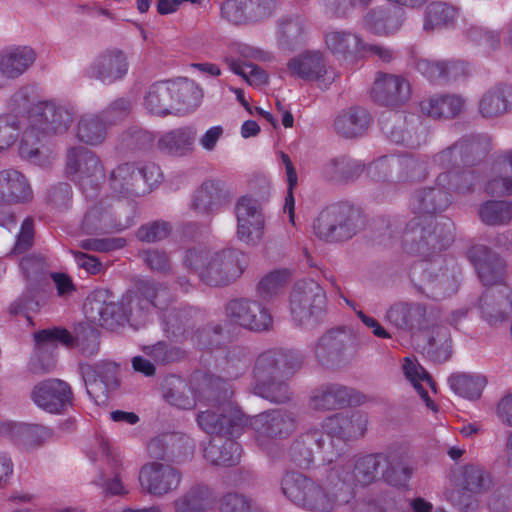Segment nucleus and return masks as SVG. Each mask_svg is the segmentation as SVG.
<instances>
[{"label":"nucleus","mask_w":512,"mask_h":512,"mask_svg":"<svg viewBox=\"0 0 512 512\" xmlns=\"http://www.w3.org/2000/svg\"><path fill=\"white\" fill-rule=\"evenodd\" d=\"M488 142L482 136L456 141L433 157V166L443 170L435 186L417 190L410 200L415 217L406 225L402 248L407 254L422 258L410 268L414 287L433 300L455 293L459 277L446 271L433 275L430 257L446 249L454 241V224L446 217L437 216L451 204V194H465L479 182L474 166L485 156Z\"/></svg>","instance_id":"nucleus-1"},{"label":"nucleus","mask_w":512,"mask_h":512,"mask_svg":"<svg viewBox=\"0 0 512 512\" xmlns=\"http://www.w3.org/2000/svg\"><path fill=\"white\" fill-rule=\"evenodd\" d=\"M327 420L325 434L310 431L293 446L296 452L301 445L314 444L322 452L323 460L333 464L326 476V488L298 472H288L281 480L283 494L310 512H334L352 499V460L345 456L350 447V434L340 424V418Z\"/></svg>","instance_id":"nucleus-2"},{"label":"nucleus","mask_w":512,"mask_h":512,"mask_svg":"<svg viewBox=\"0 0 512 512\" xmlns=\"http://www.w3.org/2000/svg\"><path fill=\"white\" fill-rule=\"evenodd\" d=\"M173 295L163 283L155 280H140L136 285V291H127L121 298V306L126 317L133 314L134 310L141 312L151 308L158 310L161 315V325L165 336L179 342L189 341L195 347L214 351L218 349L225 338L221 324L207 325L194 330L195 321L201 316V312L195 307H170Z\"/></svg>","instance_id":"nucleus-3"},{"label":"nucleus","mask_w":512,"mask_h":512,"mask_svg":"<svg viewBox=\"0 0 512 512\" xmlns=\"http://www.w3.org/2000/svg\"><path fill=\"white\" fill-rule=\"evenodd\" d=\"M13 112L24 110L18 116H0V152L16 141L19 131L24 128L19 144L21 158L41 164L40 144L45 136L65 133L73 120L72 111L54 101L30 103L24 91H19L11 99Z\"/></svg>","instance_id":"nucleus-4"},{"label":"nucleus","mask_w":512,"mask_h":512,"mask_svg":"<svg viewBox=\"0 0 512 512\" xmlns=\"http://www.w3.org/2000/svg\"><path fill=\"white\" fill-rule=\"evenodd\" d=\"M192 396L186 394L190 389L186 381L179 376H170L163 383V397L172 406L188 410L200 403L216 407L217 411L200 410L197 416H246L241 408L232 401V391L227 380L206 372L197 371L192 375Z\"/></svg>","instance_id":"nucleus-5"},{"label":"nucleus","mask_w":512,"mask_h":512,"mask_svg":"<svg viewBox=\"0 0 512 512\" xmlns=\"http://www.w3.org/2000/svg\"><path fill=\"white\" fill-rule=\"evenodd\" d=\"M303 355L294 349L270 348L255 359L252 389L270 402L286 403L292 398L287 380L301 368Z\"/></svg>","instance_id":"nucleus-6"},{"label":"nucleus","mask_w":512,"mask_h":512,"mask_svg":"<svg viewBox=\"0 0 512 512\" xmlns=\"http://www.w3.org/2000/svg\"><path fill=\"white\" fill-rule=\"evenodd\" d=\"M184 266L211 287L226 286L239 278L248 265V256L238 250L211 252L204 248L188 249Z\"/></svg>","instance_id":"nucleus-7"},{"label":"nucleus","mask_w":512,"mask_h":512,"mask_svg":"<svg viewBox=\"0 0 512 512\" xmlns=\"http://www.w3.org/2000/svg\"><path fill=\"white\" fill-rule=\"evenodd\" d=\"M199 427L209 435H215L204 447V458L211 465L233 466L241 457V447L231 437L242 431L243 418H197Z\"/></svg>","instance_id":"nucleus-8"},{"label":"nucleus","mask_w":512,"mask_h":512,"mask_svg":"<svg viewBox=\"0 0 512 512\" xmlns=\"http://www.w3.org/2000/svg\"><path fill=\"white\" fill-rule=\"evenodd\" d=\"M451 482L447 500L461 512H473L478 507L476 495L489 489L491 478L480 465L469 463L454 470Z\"/></svg>","instance_id":"nucleus-9"},{"label":"nucleus","mask_w":512,"mask_h":512,"mask_svg":"<svg viewBox=\"0 0 512 512\" xmlns=\"http://www.w3.org/2000/svg\"><path fill=\"white\" fill-rule=\"evenodd\" d=\"M290 312L300 326L315 327L326 315V293L313 279L296 282L290 294Z\"/></svg>","instance_id":"nucleus-10"},{"label":"nucleus","mask_w":512,"mask_h":512,"mask_svg":"<svg viewBox=\"0 0 512 512\" xmlns=\"http://www.w3.org/2000/svg\"><path fill=\"white\" fill-rule=\"evenodd\" d=\"M66 174L86 198L97 195L105 180V169L100 158L82 146L67 151Z\"/></svg>","instance_id":"nucleus-11"},{"label":"nucleus","mask_w":512,"mask_h":512,"mask_svg":"<svg viewBox=\"0 0 512 512\" xmlns=\"http://www.w3.org/2000/svg\"><path fill=\"white\" fill-rule=\"evenodd\" d=\"M99 451L97 457L102 462L99 475L93 483L102 487L106 495L124 496L129 490L124 485V464L121 455L111 449L107 440L102 435L96 436Z\"/></svg>","instance_id":"nucleus-12"},{"label":"nucleus","mask_w":512,"mask_h":512,"mask_svg":"<svg viewBox=\"0 0 512 512\" xmlns=\"http://www.w3.org/2000/svg\"><path fill=\"white\" fill-rule=\"evenodd\" d=\"M352 208L335 203L324 208L313 222V232L322 241L335 243L351 237Z\"/></svg>","instance_id":"nucleus-13"},{"label":"nucleus","mask_w":512,"mask_h":512,"mask_svg":"<svg viewBox=\"0 0 512 512\" xmlns=\"http://www.w3.org/2000/svg\"><path fill=\"white\" fill-rule=\"evenodd\" d=\"M182 480L183 473L179 468L157 461L144 464L138 475L141 489L155 497H163L176 491Z\"/></svg>","instance_id":"nucleus-14"},{"label":"nucleus","mask_w":512,"mask_h":512,"mask_svg":"<svg viewBox=\"0 0 512 512\" xmlns=\"http://www.w3.org/2000/svg\"><path fill=\"white\" fill-rule=\"evenodd\" d=\"M386 320L399 330L411 335L424 332L433 325V310L419 302L399 301L390 306Z\"/></svg>","instance_id":"nucleus-15"},{"label":"nucleus","mask_w":512,"mask_h":512,"mask_svg":"<svg viewBox=\"0 0 512 512\" xmlns=\"http://www.w3.org/2000/svg\"><path fill=\"white\" fill-rule=\"evenodd\" d=\"M134 224L132 217L119 219L107 199L91 203L80 222V231L87 235H101L121 232Z\"/></svg>","instance_id":"nucleus-16"},{"label":"nucleus","mask_w":512,"mask_h":512,"mask_svg":"<svg viewBox=\"0 0 512 512\" xmlns=\"http://www.w3.org/2000/svg\"><path fill=\"white\" fill-rule=\"evenodd\" d=\"M147 451L152 458L184 464L194 457L195 442L184 433H163L149 441Z\"/></svg>","instance_id":"nucleus-17"},{"label":"nucleus","mask_w":512,"mask_h":512,"mask_svg":"<svg viewBox=\"0 0 512 512\" xmlns=\"http://www.w3.org/2000/svg\"><path fill=\"white\" fill-rule=\"evenodd\" d=\"M33 402L50 414H62L73 404L70 385L60 379H47L36 384L31 392Z\"/></svg>","instance_id":"nucleus-18"},{"label":"nucleus","mask_w":512,"mask_h":512,"mask_svg":"<svg viewBox=\"0 0 512 512\" xmlns=\"http://www.w3.org/2000/svg\"><path fill=\"white\" fill-rule=\"evenodd\" d=\"M238 238L247 243H256L264 235V217L257 200L242 196L235 205Z\"/></svg>","instance_id":"nucleus-19"},{"label":"nucleus","mask_w":512,"mask_h":512,"mask_svg":"<svg viewBox=\"0 0 512 512\" xmlns=\"http://www.w3.org/2000/svg\"><path fill=\"white\" fill-rule=\"evenodd\" d=\"M226 313L235 323L251 331L261 332L272 327L271 313L256 301L231 300L226 307Z\"/></svg>","instance_id":"nucleus-20"},{"label":"nucleus","mask_w":512,"mask_h":512,"mask_svg":"<svg viewBox=\"0 0 512 512\" xmlns=\"http://www.w3.org/2000/svg\"><path fill=\"white\" fill-rule=\"evenodd\" d=\"M352 341V329L348 326H338L328 330L317 342L315 355L322 365L335 368L342 361L346 350Z\"/></svg>","instance_id":"nucleus-21"},{"label":"nucleus","mask_w":512,"mask_h":512,"mask_svg":"<svg viewBox=\"0 0 512 512\" xmlns=\"http://www.w3.org/2000/svg\"><path fill=\"white\" fill-rule=\"evenodd\" d=\"M411 94L410 83L402 76L379 72L374 80L371 97L383 106L398 107L404 104Z\"/></svg>","instance_id":"nucleus-22"},{"label":"nucleus","mask_w":512,"mask_h":512,"mask_svg":"<svg viewBox=\"0 0 512 512\" xmlns=\"http://www.w3.org/2000/svg\"><path fill=\"white\" fill-rule=\"evenodd\" d=\"M126 54L120 49H108L100 53L87 69L89 78L112 84L122 79L128 72Z\"/></svg>","instance_id":"nucleus-23"},{"label":"nucleus","mask_w":512,"mask_h":512,"mask_svg":"<svg viewBox=\"0 0 512 512\" xmlns=\"http://www.w3.org/2000/svg\"><path fill=\"white\" fill-rule=\"evenodd\" d=\"M469 261L475 267L480 281L485 286L502 284L505 262L484 245H474L467 251Z\"/></svg>","instance_id":"nucleus-24"},{"label":"nucleus","mask_w":512,"mask_h":512,"mask_svg":"<svg viewBox=\"0 0 512 512\" xmlns=\"http://www.w3.org/2000/svg\"><path fill=\"white\" fill-rule=\"evenodd\" d=\"M231 193L222 181L206 180L193 193L191 209L201 214H213L230 202Z\"/></svg>","instance_id":"nucleus-25"},{"label":"nucleus","mask_w":512,"mask_h":512,"mask_svg":"<svg viewBox=\"0 0 512 512\" xmlns=\"http://www.w3.org/2000/svg\"><path fill=\"white\" fill-rule=\"evenodd\" d=\"M287 68L291 76L303 80L322 81L326 85L334 81L333 76H327V63L318 51H307L290 59Z\"/></svg>","instance_id":"nucleus-26"},{"label":"nucleus","mask_w":512,"mask_h":512,"mask_svg":"<svg viewBox=\"0 0 512 512\" xmlns=\"http://www.w3.org/2000/svg\"><path fill=\"white\" fill-rule=\"evenodd\" d=\"M216 503L214 490L204 482L187 487L171 503L174 512H208Z\"/></svg>","instance_id":"nucleus-27"},{"label":"nucleus","mask_w":512,"mask_h":512,"mask_svg":"<svg viewBox=\"0 0 512 512\" xmlns=\"http://www.w3.org/2000/svg\"><path fill=\"white\" fill-rule=\"evenodd\" d=\"M0 436H7L29 450L42 445L49 438L50 433L41 425L0 418Z\"/></svg>","instance_id":"nucleus-28"},{"label":"nucleus","mask_w":512,"mask_h":512,"mask_svg":"<svg viewBox=\"0 0 512 512\" xmlns=\"http://www.w3.org/2000/svg\"><path fill=\"white\" fill-rule=\"evenodd\" d=\"M416 68L432 83L457 80L462 76H466L469 72V65L460 60L431 61L421 59L417 62Z\"/></svg>","instance_id":"nucleus-29"},{"label":"nucleus","mask_w":512,"mask_h":512,"mask_svg":"<svg viewBox=\"0 0 512 512\" xmlns=\"http://www.w3.org/2000/svg\"><path fill=\"white\" fill-rule=\"evenodd\" d=\"M255 432L257 441L265 446L271 439L288 437L296 427L294 418H243Z\"/></svg>","instance_id":"nucleus-30"},{"label":"nucleus","mask_w":512,"mask_h":512,"mask_svg":"<svg viewBox=\"0 0 512 512\" xmlns=\"http://www.w3.org/2000/svg\"><path fill=\"white\" fill-rule=\"evenodd\" d=\"M196 130L185 126L163 133L158 141V150L166 155L182 157L190 154L194 148Z\"/></svg>","instance_id":"nucleus-31"},{"label":"nucleus","mask_w":512,"mask_h":512,"mask_svg":"<svg viewBox=\"0 0 512 512\" xmlns=\"http://www.w3.org/2000/svg\"><path fill=\"white\" fill-rule=\"evenodd\" d=\"M485 191L490 195H512V149L495 159Z\"/></svg>","instance_id":"nucleus-32"},{"label":"nucleus","mask_w":512,"mask_h":512,"mask_svg":"<svg viewBox=\"0 0 512 512\" xmlns=\"http://www.w3.org/2000/svg\"><path fill=\"white\" fill-rule=\"evenodd\" d=\"M478 110L484 118H494L512 110V87L497 84L487 90L479 100Z\"/></svg>","instance_id":"nucleus-33"},{"label":"nucleus","mask_w":512,"mask_h":512,"mask_svg":"<svg viewBox=\"0 0 512 512\" xmlns=\"http://www.w3.org/2000/svg\"><path fill=\"white\" fill-rule=\"evenodd\" d=\"M352 394L347 387L328 384L315 389L309 399V406L318 411L340 409L350 404Z\"/></svg>","instance_id":"nucleus-34"},{"label":"nucleus","mask_w":512,"mask_h":512,"mask_svg":"<svg viewBox=\"0 0 512 512\" xmlns=\"http://www.w3.org/2000/svg\"><path fill=\"white\" fill-rule=\"evenodd\" d=\"M35 59L36 54L32 48L11 47L0 54V72L6 78H17L34 63Z\"/></svg>","instance_id":"nucleus-35"},{"label":"nucleus","mask_w":512,"mask_h":512,"mask_svg":"<svg viewBox=\"0 0 512 512\" xmlns=\"http://www.w3.org/2000/svg\"><path fill=\"white\" fill-rule=\"evenodd\" d=\"M404 11L399 7L370 11L364 17V26L374 34L389 35L403 23Z\"/></svg>","instance_id":"nucleus-36"},{"label":"nucleus","mask_w":512,"mask_h":512,"mask_svg":"<svg viewBox=\"0 0 512 512\" xmlns=\"http://www.w3.org/2000/svg\"><path fill=\"white\" fill-rule=\"evenodd\" d=\"M464 108V99L457 95H436L420 102L423 114L434 119L453 118Z\"/></svg>","instance_id":"nucleus-37"},{"label":"nucleus","mask_w":512,"mask_h":512,"mask_svg":"<svg viewBox=\"0 0 512 512\" xmlns=\"http://www.w3.org/2000/svg\"><path fill=\"white\" fill-rule=\"evenodd\" d=\"M447 381L456 395L468 400H478L487 385L484 376L461 372L451 374Z\"/></svg>","instance_id":"nucleus-38"},{"label":"nucleus","mask_w":512,"mask_h":512,"mask_svg":"<svg viewBox=\"0 0 512 512\" xmlns=\"http://www.w3.org/2000/svg\"><path fill=\"white\" fill-rule=\"evenodd\" d=\"M403 372L406 379L416 389L420 397L424 400L426 406L431 409L432 412L437 413V406L430 399L427 390L422 386V382H425L432 390H436V385L430 376V374L418 363L414 358L406 357L403 363Z\"/></svg>","instance_id":"nucleus-39"},{"label":"nucleus","mask_w":512,"mask_h":512,"mask_svg":"<svg viewBox=\"0 0 512 512\" xmlns=\"http://www.w3.org/2000/svg\"><path fill=\"white\" fill-rule=\"evenodd\" d=\"M108 182L113 195L117 198L136 195L137 173L135 164L124 163L117 166L111 171Z\"/></svg>","instance_id":"nucleus-40"},{"label":"nucleus","mask_w":512,"mask_h":512,"mask_svg":"<svg viewBox=\"0 0 512 512\" xmlns=\"http://www.w3.org/2000/svg\"><path fill=\"white\" fill-rule=\"evenodd\" d=\"M144 107L149 114L166 116L172 114L173 106L168 81L153 83L144 96Z\"/></svg>","instance_id":"nucleus-41"},{"label":"nucleus","mask_w":512,"mask_h":512,"mask_svg":"<svg viewBox=\"0 0 512 512\" xmlns=\"http://www.w3.org/2000/svg\"><path fill=\"white\" fill-rule=\"evenodd\" d=\"M7 208L11 204L27 203L33 199V191L26 177L17 170H3Z\"/></svg>","instance_id":"nucleus-42"},{"label":"nucleus","mask_w":512,"mask_h":512,"mask_svg":"<svg viewBox=\"0 0 512 512\" xmlns=\"http://www.w3.org/2000/svg\"><path fill=\"white\" fill-rule=\"evenodd\" d=\"M172 106L175 110H188L199 105L202 97L201 89L193 81L184 79L179 82H169Z\"/></svg>","instance_id":"nucleus-43"},{"label":"nucleus","mask_w":512,"mask_h":512,"mask_svg":"<svg viewBox=\"0 0 512 512\" xmlns=\"http://www.w3.org/2000/svg\"><path fill=\"white\" fill-rule=\"evenodd\" d=\"M106 135L107 124L100 116L84 114L80 117L76 133L79 141L94 146L102 143Z\"/></svg>","instance_id":"nucleus-44"},{"label":"nucleus","mask_w":512,"mask_h":512,"mask_svg":"<svg viewBox=\"0 0 512 512\" xmlns=\"http://www.w3.org/2000/svg\"><path fill=\"white\" fill-rule=\"evenodd\" d=\"M35 348L37 352H41L46 348H56L62 345L66 348L75 347V336L63 327H52L42 329L34 333Z\"/></svg>","instance_id":"nucleus-45"},{"label":"nucleus","mask_w":512,"mask_h":512,"mask_svg":"<svg viewBox=\"0 0 512 512\" xmlns=\"http://www.w3.org/2000/svg\"><path fill=\"white\" fill-rule=\"evenodd\" d=\"M382 471L383 480L391 486H404L412 475V468L401 457L396 455L384 456Z\"/></svg>","instance_id":"nucleus-46"},{"label":"nucleus","mask_w":512,"mask_h":512,"mask_svg":"<svg viewBox=\"0 0 512 512\" xmlns=\"http://www.w3.org/2000/svg\"><path fill=\"white\" fill-rule=\"evenodd\" d=\"M479 217L486 225H504L512 219V202L489 200L479 208Z\"/></svg>","instance_id":"nucleus-47"},{"label":"nucleus","mask_w":512,"mask_h":512,"mask_svg":"<svg viewBox=\"0 0 512 512\" xmlns=\"http://www.w3.org/2000/svg\"><path fill=\"white\" fill-rule=\"evenodd\" d=\"M457 10L443 2H432L426 7L423 28L426 31L442 28L452 24Z\"/></svg>","instance_id":"nucleus-48"},{"label":"nucleus","mask_w":512,"mask_h":512,"mask_svg":"<svg viewBox=\"0 0 512 512\" xmlns=\"http://www.w3.org/2000/svg\"><path fill=\"white\" fill-rule=\"evenodd\" d=\"M501 294L503 297L499 300V309H497L495 313L489 308L488 300L490 295L488 292L483 294L479 300L481 312L491 325L506 320L509 313L512 311V291H510L507 286H504L501 290Z\"/></svg>","instance_id":"nucleus-49"},{"label":"nucleus","mask_w":512,"mask_h":512,"mask_svg":"<svg viewBox=\"0 0 512 512\" xmlns=\"http://www.w3.org/2000/svg\"><path fill=\"white\" fill-rule=\"evenodd\" d=\"M278 32L280 44L291 48L303 39L305 33L304 19L301 16H291L281 19Z\"/></svg>","instance_id":"nucleus-50"},{"label":"nucleus","mask_w":512,"mask_h":512,"mask_svg":"<svg viewBox=\"0 0 512 512\" xmlns=\"http://www.w3.org/2000/svg\"><path fill=\"white\" fill-rule=\"evenodd\" d=\"M383 460L382 454L359 457L354 465V480L362 486L372 483L378 474V469L383 465Z\"/></svg>","instance_id":"nucleus-51"},{"label":"nucleus","mask_w":512,"mask_h":512,"mask_svg":"<svg viewBox=\"0 0 512 512\" xmlns=\"http://www.w3.org/2000/svg\"><path fill=\"white\" fill-rule=\"evenodd\" d=\"M290 279L287 269H276L266 274L258 283V294L263 300H269L277 295Z\"/></svg>","instance_id":"nucleus-52"},{"label":"nucleus","mask_w":512,"mask_h":512,"mask_svg":"<svg viewBox=\"0 0 512 512\" xmlns=\"http://www.w3.org/2000/svg\"><path fill=\"white\" fill-rule=\"evenodd\" d=\"M251 11L249 0H226L221 5L222 18L235 25L252 22Z\"/></svg>","instance_id":"nucleus-53"},{"label":"nucleus","mask_w":512,"mask_h":512,"mask_svg":"<svg viewBox=\"0 0 512 512\" xmlns=\"http://www.w3.org/2000/svg\"><path fill=\"white\" fill-rule=\"evenodd\" d=\"M144 352L158 364L178 362L185 357V351L164 341L144 347Z\"/></svg>","instance_id":"nucleus-54"},{"label":"nucleus","mask_w":512,"mask_h":512,"mask_svg":"<svg viewBox=\"0 0 512 512\" xmlns=\"http://www.w3.org/2000/svg\"><path fill=\"white\" fill-rule=\"evenodd\" d=\"M280 158L282 160V163L285 166L286 169V177H287V194L285 196V203H284V212L288 213L289 221L291 224H295V199H294V189L296 188L298 184V175L296 172V169L289 157L288 154L284 152H280Z\"/></svg>","instance_id":"nucleus-55"},{"label":"nucleus","mask_w":512,"mask_h":512,"mask_svg":"<svg viewBox=\"0 0 512 512\" xmlns=\"http://www.w3.org/2000/svg\"><path fill=\"white\" fill-rule=\"evenodd\" d=\"M224 359L225 364L222 369L227 379L237 378L248 362L245 348L238 345L229 346Z\"/></svg>","instance_id":"nucleus-56"},{"label":"nucleus","mask_w":512,"mask_h":512,"mask_svg":"<svg viewBox=\"0 0 512 512\" xmlns=\"http://www.w3.org/2000/svg\"><path fill=\"white\" fill-rule=\"evenodd\" d=\"M322 174L329 181L342 182L352 176V161L349 155H339L323 167Z\"/></svg>","instance_id":"nucleus-57"},{"label":"nucleus","mask_w":512,"mask_h":512,"mask_svg":"<svg viewBox=\"0 0 512 512\" xmlns=\"http://www.w3.org/2000/svg\"><path fill=\"white\" fill-rule=\"evenodd\" d=\"M20 267L24 277L31 283H38L45 279L48 271L46 259L41 255H28L23 257Z\"/></svg>","instance_id":"nucleus-58"},{"label":"nucleus","mask_w":512,"mask_h":512,"mask_svg":"<svg viewBox=\"0 0 512 512\" xmlns=\"http://www.w3.org/2000/svg\"><path fill=\"white\" fill-rule=\"evenodd\" d=\"M140 257L146 266L154 272L167 274L171 271V261L164 250L144 249L140 252Z\"/></svg>","instance_id":"nucleus-59"},{"label":"nucleus","mask_w":512,"mask_h":512,"mask_svg":"<svg viewBox=\"0 0 512 512\" xmlns=\"http://www.w3.org/2000/svg\"><path fill=\"white\" fill-rule=\"evenodd\" d=\"M171 232V225L165 221H154L142 225L136 232V237L142 242H157L168 237Z\"/></svg>","instance_id":"nucleus-60"},{"label":"nucleus","mask_w":512,"mask_h":512,"mask_svg":"<svg viewBox=\"0 0 512 512\" xmlns=\"http://www.w3.org/2000/svg\"><path fill=\"white\" fill-rule=\"evenodd\" d=\"M86 392L89 398L98 406L106 403L108 399L107 384L98 378L95 371L84 373Z\"/></svg>","instance_id":"nucleus-61"},{"label":"nucleus","mask_w":512,"mask_h":512,"mask_svg":"<svg viewBox=\"0 0 512 512\" xmlns=\"http://www.w3.org/2000/svg\"><path fill=\"white\" fill-rule=\"evenodd\" d=\"M75 346L80 349L82 354L92 356L97 353L99 348V333L91 326H82L75 335Z\"/></svg>","instance_id":"nucleus-62"},{"label":"nucleus","mask_w":512,"mask_h":512,"mask_svg":"<svg viewBox=\"0 0 512 512\" xmlns=\"http://www.w3.org/2000/svg\"><path fill=\"white\" fill-rule=\"evenodd\" d=\"M219 510L220 512H256L252 501L238 493L225 494L221 499Z\"/></svg>","instance_id":"nucleus-63"},{"label":"nucleus","mask_w":512,"mask_h":512,"mask_svg":"<svg viewBox=\"0 0 512 512\" xmlns=\"http://www.w3.org/2000/svg\"><path fill=\"white\" fill-rule=\"evenodd\" d=\"M132 109V102L128 98H118L112 101L106 109L103 110L102 116L109 124H116L118 121L126 118Z\"/></svg>","instance_id":"nucleus-64"}]
</instances>
